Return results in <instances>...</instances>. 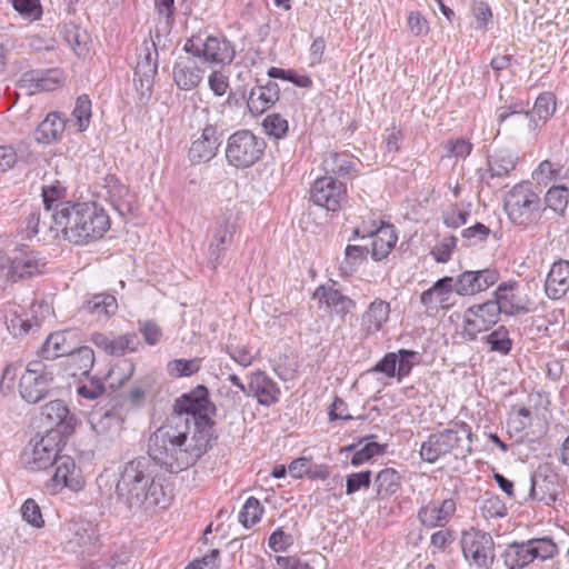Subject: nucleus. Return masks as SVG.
Instances as JSON below:
<instances>
[{
    "label": "nucleus",
    "mask_w": 569,
    "mask_h": 569,
    "mask_svg": "<svg viewBox=\"0 0 569 569\" xmlns=\"http://www.w3.org/2000/svg\"><path fill=\"white\" fill-rule=\"evenodd\" d=\"M208 390L197 387L176 400L174 412L148 439V456L161 469L179 473L193 467L210 449L213 421Z\"/></svg>",
    "instance_id": "obj_1"
},
{
    "label": "nucleus",
    "mask_w": 569,
    "mask_h": 569,
    "mask_svg": "<svg viewBox=\"0 0 569 569\" xmlns=\"http://www.w3.org/2000/svg\"><path fill=\"white\" fill-rule=\"evenodd\" d=\"M118 499L134 513L164 508L167 498L161 483L154 480L149 462L139 458L127 462L116 486Z\"/></svg>",
    "instance_id": "obj_2"
},
{
    "label": "nucleus",
    "mask_w": 569,
    "mask_h": 569,
    "mask_svg": "<svg viewBox=\"0 0 569 569\" xmlns=\"http://www.w3.org/2000/svg\"><path fill=\"white\" fill-rule=\"evenodd\" d=\"M56 217L64 227L63 240L73 244L99 240L110 228L108 214L96 202H60Z\"/></svg>",
    "instance_id": "obj_3"
},
{
    "label": "nucleus",
    "mask_w": 569,
    "mask_h": 569,
    "mask_svg": "<svg viewBox=\"0 0 569 569\" xmlns=\"http://www.w3.org/2000/svg\"><path fill=\"white\" fill-rule=\"evenodd\" d=\"M228 110H231V106L229 102H224L212 110L201 108L197 111L198 117L206 118V126L200 137L191 143L189 149V158L191 161L207 162L217 154L220 146L218 129L232 124V118L227 114Z\"/></svg>",
    "instance_id": "obj_4"
},
{
    "label": "nucleus",
    "mask_w": 569,
    "mask_h": 569,
    "mask_svg": "<svg viewBox=\"0 0 569 569\" xmlns=\"http://www.w3.org/2000/svg\"><path fill=\"white\" fill-rule=\"evenodd\" d=\"M508 219L521 228L531 227L541 219L545 207L529 181L515 184L505 196Z\"/></svg>",
    "instance_id": "obj_5"
},
{
    "label": "nucleus",
    "mask_w": 569,
    "mask_h": 569,
    "mask_svg": "<svg viewBox=\"0 0 569 569\" xmlns=\"http://www.w3.org/2000/svg\"><path fill=\"white\" fill-rule=\"evenodd\" d=\"M471 442L470 426L465 422H455L448 429L430 435L420 447V456L423 461L435 463L455 449H460L462 453H470Z\"/></svg>",
    "instance_id": "obj_6"
},
{
    "label": "nucleus",
    "mask_w": 569,
    "mask_h": 569,
    "mask_svg": "<svg viewBox=\"0 0 569 569\" xmlns=\"http://www.w3.org/2000/svg\"><path fill=\"white\" fill-rule=\"evenodd\" d=\"M183 50L213 67L229 66L236 58L233 43L222 34L208 36L204 39L200 37L188 39Z\"/></svg>",
    "instance_id": "obj_7"
},
{
    "label": "nucleus",
    "mask_w": 569,
    "mask_h": 569,
    "mask_svg": "<svg viewBox=\"0 0 569 569\" xmlns=\"http://www.w3.org/2000/svg\"><path fill=\"white\" fill-rule=\"evenodd\" d=\"M56 377V366L43 361H30L20 377L19 392L23 400L37 403L50 395Z\"/></svg>",
    "instance_id": "obj_8"
},
{
    "label": "nucleus",
    "mask_w": 569,
    "mask_h": 569,
    "mask_svg": "<svg viewBox=\"0 0 569 569\" xmlns=\"http://www.w3.org/2000/svg\"><path fill=\"white\" fill-rule=\"evenodd\" d=\"M266 149V142L250 130H238L232 133L226 146V158L236 168H249L258 162Z\"/></svg>",
    "instance_id": "obj_9"
},
{
    "label": "nucleus",
    "mask_w": 569,
    "mask_h": 569,
    "mask_svg": "<svg viewBox=\"0 0 569 569\" xmlns=\"http://www.w3.org/2000/svg\"><path fill=\"white\" fill-rule=\"evenodd\" d=\"M44 267V258L34 250L19 249L12 257L0 254V280L14 283L41 273Z\"/></svg>",
    "instance_id": "obj_10"
},
{
    "label": "nucleus",
    "mask_w": 569,
    "mask_h": 569,
    "mask_svg": "<svg viewBox=\"0 0 569 569\" xmlns=\"http://www.w3.org/2000/svg\"><path fill=\"white\" fill-rule=\"evenodd\" d=\"M461 549L465 559L476 569H490L493 565L495 541L490 533L471 529L465 531L461 538Z\"/></svg>",
    "instance_id": "obj_11"
},
{
    "label": "nucleus",
    "mask_w": 569,
    "mask_h": 569,
    "mask_svg": "<svg viewBox=\"0 0 569 569\" xmlns=\"http://www.w3.org/2000/svg\"><path fill=\"white\" fill-rule=\"evenodd\" d=\"M310 200L318 207L337 212L347 200V188L331 176L317 178L310 189Z\"/></svg>",
    "instance_id": "obj_12"
},
{
    "label": "nucleus",
    "mask_w": 569,
    "mask_h": 569,
    "mask_svg": "<svg viewBox=\"0 0 569 569\" xmlns=\"http://www.w3.org/2000/svg\"><path fill=\"white\" fill-rule=\"evenodd\" d=\"M59 451L58 435L49 432L24 450L22 461L26 468L31 471L43 470L57 462L60 457Z\"/></svg>",
    "instance_id": "obj_13"
},
{
    "label": "nucleus",
    "mask_w": 569,
    "mask_h": 569,
    "mask_svg": "<svg viewBox=\"0 0 569 569\" xmlns=\"http://www.w3.org/2000/svg\"><path fill=\"white\" fill-rule=\"evenodd\" d=\"M499 308L492 300L470 306L463 312L465 336L470 341L476 340L479 333L491 329L499 321Z\"/></svg>",
    "instance_id": "obj_14"
},
{
    "label": "nucleus",
    "mask_w": 569,
    "mask_h": 569,
    "mask_svg": "<svg viewBox=\"0 0 569 569\" xmlns=\"http://www.w3.org/2000/svg\"><path fill=\"white\" fill-rule=\"evenodd\" d=\"M496 307L500 313L517 316L529 311V298L522 292L518 281L508 280L499 283L493 292Z\"/></svg>",
    "instance_id": "obj_15"
},
{
    "label": "nucleus",
    "mask_w": 569,
    "mask_h": 569,
    "mask_svg": "<svg viewBox=\"0 0 569 569\" xmlns=\"http://www.w3.org/2000/svg\"><path fill=\"white\" fill-rule=\"evenodd\" d=\"M500 273L496 268L467 270L455 279V292L461 297H470L488 290L496 284Z\"/></svg>",
    "instance_id": "obj_16"
},
{
    "label": "nucleus",
    "mask_w": 569,
    "mask_h": 569,
    "mask_svg": "<svg viewBox=\"0 0 569 569\" xmlns=\"http://www.w3.org/2000/svg\"><path fill=\"white\" fill-rule=\"evenodd\" d=\"M236 223L230 218L222 216L217 219L212 237L208 244L207 263L216 270L233 241Z\"/></svg>",
    "instance_id": "obj_17"
},
{
    "label": "nucleus",
    "mask_w": 569,
    "mask_h": 569,
    "mask_svg": "<svg viewBox=\"0 0 569 569\" xmlns=\"http://www.w3.org/2000/svg\"><path fill=\"white\" fill-rule=\"evenodd\" d=\"M194 54L180 56L173 63L172 79L180 90L196 89L204 78V68L199 64Z\"/></svg>",
    "instance_id": "obj_18"
},
{
    "label": "nucleus",
    "mask_w": 569,
    "mask_h": 569,
    "mask_svg": "<svg viewBox=\"0 0 569 569\" xmlns=\"http://www.w3.org/2000/svg\"><path fill=\"white\" fill-rule=\"evenodd\" d=\"M54 465L56 470L50 483L53 492H59L63 488L76 492L83 489L86 481L73 458L60 456Z\"/></svg>",
    "instance_id": "obj_19"
},
{
    "label": "nucleus",
    "mask_w": 569,
    "mask_h": 569,
    "mask_svg": "<svg viewBox=\"0 0 569 569\" xmlns=\"http://www.w3.org/2000/svg\"><path fill=\"white\" fill-rule=\"evenodd\" d=\"M453 293H456L453 278L443 277L421 293L420 302L427 310H449L456 303Z\"/></svg>",
    "instance_id": "obj_20"
},
{
    "label": "nucleus",
    "mask_w": 569,
    "mask_h": 569,
    "mask_svg": "<svg viewBox=\"0 0 569 569\" xmlns=\"http://www.w3.org/2000/svg\"><path fill=\"white\" fill-rule=\"evenodd\" d=\"M280 388L266 372L257 370L249 376L247 397H254L264 407L279 401Z\"/></svg>",
    "instance_id": "obj_21"
},
{
    "label": "nucleus",
    "mask_w": 569,
    "mask_h": 569,
    "mask_svg": "<svg viewBox=\"0 0 569 569\" xmlns=\"http://www.w3.org/2000/svg\"><path fill=\"white\" fill-rule=\"evenodd\" d=\"M457 509L456 501L451 498L442 501L432 500L418 510V519L427 528L446 526Z\"/></svg>",
    "instance_id": "obj_22"
},
{
    "label": "nucleus",
    "mask_w": 569,
    "mask_h": 569,
    "mask_svg": "<svg viewBox=\"0 0 569 569\" xmlns=\"http://www.w3.org/2000/svg\"><path fill=\"white\" fill-rule=\"evenodd\" d=\"M37 305L32 303L28 311L26 307L11 303L6 311V322L8 329L14 337L27 335L34 326L39 325L38 318L34 316V308Z\"/></svg>",
    "instance_id": "obj_23"
},
{
    "label": "nucleus",
    "mask_w": 569,
    "mask_h": 569,
    "mask_svg": "<svg viewBox=\"0 0 569 569\" xmlns=\"http://www.w3.org/2000/svg\"><path fill=\"white\" fill-rule=\"evenodd\" d=\"M569 291V261L559 259L551 264L545 282L548 298L558 300Z\"/></svg>",
    "instance_id": "obj_24"
},
{
    "label": "nucleus",
    "mask_w": 569,
    "mask_h": 569,
    "mask_svg": "<svg viewBox=\"0 0 569 569\" xmlns=\"http://www.w3.org/2000/svg\"><path fill=\"white\" fill-rule=\"evenodd\" d=\"M62 83V72L58 69L46 71H31L23 74L20 86L26 88L29 94L41 91H53Z\"/></svg>",
    "instance_id": "obj_25"
},
{
    "label": "nucleus",
    "mask_w": 569,
    "mask_h": 569,
    "mask_svg": "<svg viewBox=\"0 0 569 569\" xmlns=\"http://www.w3.org/2000/svg\"><path fill=\"white\" fill-rule=\"evenodd\" d=\"M279 86L269 80L263 86H256L250 90L247 107L251 114L260 116L279 100Z\"/></svg>",
    "instance_id": "obj_26"
},
{
    "label": "nucleus",
    "mask_w": 569,
    "mask_h": 569,
    "mask_svg": "<svg viewBox=\"0 0 569 569\" xmlns=\"http://www.w3.org/2000/svg\"><path fill=\"white\" fill-rule=\"evenodd\" d=\"M103 189L107 200L119 214L126 216L131 212L133 196L116 176L110 174L104 178Z\"/></svg>",
    "instance_id": "obj_27"
},
{
    "label": "nucleus",
    "mask_w": 569,
    "mask_h": 569,
    "mask_svg": "<svg viewBox=\"0 0 569 569\" xmlns=\"http://www.w3.org/2000/svg\"><path fill=\"white\" fill-rule=\"evenodd\" d=\"M390 305L381 299L373 300L361 317V331L366 338L377 335L388 321Z\"/></svg>",
    "instance_id": "obj_28"
},
{
    "label": "nucleus",
    "mask_w": 569,
    "mask_h": 569,
    "mask_svg": "<svg viewBox=\"0 0 569 569\" xmlns=\"http://www.w3.org/2000/svg\"><path fill=\"white\" fill-rule=\"evenodd\" d=\"M313 299L318 300L320 305H323L330 311L343 317L351 312L356 303L349 297L342 295L339 290L332 287L321 286L316 289Z\"/></svg>",
    "instance_id": "obj_29"
},
{
    "label": "nucleus",
    "mask_w": 569,
    "mask_h": 569,
    "mask_svg": "<svg viewBox=\"0 0 569 569\" xmlns=\"http://www.w3.org/2000/svg\"><path fill=\"white\" fill-rule=\"evenodd\" d=\"M367 236L371 238L369 252L376 261L385 259L397 242V236L390 224L382 223L376 230L361 234L362 238Z\"/></svg>",
    "instance_id": "obj_30"
},
{
    "label": "nucleus",
    "mask_w": 569,
    "mask_h": 569,
    "mask_svg": "<svg viewBox=\"0 0 569 569\" xmlns=\"http://www.w3.org/2000/svg\"><path fill=\"white\" fill-rule=\"evenodd\" d=\"M66 124V120H63L58 112H49L38 124L34 131V140L42 144L57 142L61 139Z\"/></svg>",
    "instance_id": "obj_31"
},
{
    "label": "nucleus",
    "mask_w": 569,
    "mask_h": 569,
    "mask_svg": "<svg viewBox=\"0 0 569 569\" xmlns=\"http://www.w3.org/2000/svg\"><path fill=\"white\" fill-rule=\"evenodd\" d=\"M518 156L509 149H501L491 154L488 159L489 172L492 178L508 176L517 166Z\"/></svg>",
    "instance_id": "obj_32"
},
{
    "label": "nucleus",
    "mask_w": 569,
    "mask_h": 569,
    "mask_svg": "<svg viewBox=\"0 0 569 569\" xmlns=\"http://www.w3.org/2000/svg\"><path fill=\"white\" fill-rule=\"evenodd\" d=\"M71 335L72 333L70 331H59L51 333L42 345V357L52 360L59 357L68 356L73 349V346L68 340V337Z\"/></svg>",
    "instance_id": "obj_33"
},
{
    "label": "nucleus",
    "mask_w": 569,
    "mask_h": 569,
    "mask_svg": "<svg viewBox=\"0 0 569 569\" xmlns=\"http://www.w3.org/2000/svg\"><path fill=\"white\" fill-rule=\"evenodd\" d=\"M67 357L72 376H87L94 365V352L87 346L73 348Z\"/></svg>",
    "instance_id": "obj_34"
},
{
    "label": "nucleus",
    "mask_w": 569,
    "mask_h": 569,
    "mask_svg": "<svg viewBox=\"0 0 569 569\" xmlns=\"http://www.w3.org/2000/svg\"><path fill=\"white\" fill-rule=\"evenodd\" d=\"M377 498H390L401 487V476L392 468H386L378 472L375 479Z\"/></svg>",
    "instance_id": "obj_35"
},
{
    "label": "nucleus",
    "mask_w": 569,
    "mask_h": 569,
    "mask_svg": "<svg viewBox=\"0 0 569 569\" xmlns=\"http://www.w3.org/2000/svg\"><path fill=\"white\" fill-rule=\"evenodd\" d=\"M503 561L508 569H521L533 561L529 541L510 545L505 553Z\"/></svg>",
    "instance_id": "obj_36"
},
{
    "label": "nucleus",
    "mask_w": 569,
    "mask_h": 569,
    "mask_svg": "<svg viewBox=\"0 0 569 569\" xmlns=\"http://www.w3.org/2000/svg\"><path fill=\"white\" fill-rule=\"evenodd\" d=\"M531 487L529 496L531 499L543 501L546 505H551L556 501L557 496L553 489L552 481L548 476L541 472H535L530 478Z\"/></svg>",
    "instance_id": "obj_37"
},
{
    "label": "nucleus",
    "mask_w": 569,
    "mask_h": 569,
    "mask_svg": "<svg viewBox=\"0 0 569 569\" xmlns=\"http://www.w3.org/2000/svg\"><path fill=\"white\" fill-rule=\"evenodd\" d=\"M355 161L347 152H330L322 161L327 174L348 176L355 171Z\"/></svg>",
    "instance_id": "obj_38"
},
{
    "label": "nucleus",
    "mask_w": 569,
    "mask_h": 569,
    "mask_svg": "<svg viewBox=\"0 0 569 569\" xmlns=\"http://www.w3.org/2000/svg\"><path fill=\"white\" fill-rule=\"evenodd\" d=\"M556 111V97L551 92H543L536 99L532 111L529 114V128L536 130V118L542 121L550 119Z\"/></svg>",
    "instance_id": "obj_39"
},
{
    "label": "nucleus",
    "mask_w": 569,
    "mask_h": 569,
    "mask_svg": "<svg viewBox=\"0 0 569 569\" xmlns=\"http://www.w3.org/2000/svg\"><path fill=\"white\" fill-rule=\"evenodd\" d=\"M59 203L56 204L54 209L43 208L42 209V219L40 222L39 234L40 239L47 240H57L63 239V229L64 227L58 224V219L56 214L58 213Z\"/></svg>",
    "instance_id": "obj_40"
},
{
    "label": "nucleus",
    "mask_w": 569,
    "mask_h": 569,
    "mask_svg": "<svg viewBox=\"0 0 569 569\" xmlns=\"http://www.w3.org/2000/svg\"><path fill=\"white\" fill-rule=\"evenodd\" d=\"M117 308L118 303L116 298L106 293L94 295L83 306V309L87 312L98 317L99 319L101 317H109L110 315H113L117 311Z\"/></svg>",
    "instance_id": "obj_41"
},
{
    "label": "nucleus",
    "mask_w": 569,
    "mask_h": 569,
    "mask_svg": "<svg viewBox=\"0 0 569 569\" xmlns=\"http://www.w3.org/2000/svg\"><path fill=\"white\" fill-rule=\"evenodd\" d=\"M91 426L97 433L107 435L121 429L123 418L118 410H109L103 415H93L90 419Z\"/></svg>",
    "instance_id": "obj_42"
},
{
    "label": "nucleus",
    "mask_w": 569,
    "mask_h": 569,
    "mask_svg": "<svg viewBox=\"0 0 569 569\" xmlns=\"http://www.w3.org/2000/svg\"><path fill=\"white\" fill-rule=\"evenodd\" d=\"M369 252L367 247L361 246H347L345 250V258L339 264V270L343 276L352 274L360 263L365 260L366 253Z\"/></svg>",
    "instance_id": "obj_43"
},
{
    "label": "nucleus",
    "mask_w": 569,
    "mask_h": 569,
    "mask_svg": "<svg viewBox=\"0 0 569 569\" xmlns=\"http://www.w3.org/2000/svg\"><path fill=\"white\" fill-rule=\"evenodd\" d=\"M149 67L151 73L158 71V51L152 40H144L138 49V61L134 70L137 72H144V68Z\"/></svg>",
    "instance_id": "obj_44"
},
{
    "label": "nucleus",
    "mask_w": 569,
    "mask_h": 569,
    "mask_svg": "<svg viewBox=\"0 0 569 569\" xmlns=\"http://www.w3.org/2000/svg\"><path fill=\"white\" fill-rule=\"evenodd\" d=\"M91 120V100L87 94L77 99L76 107L71 113L70 122H74L80 132L86 131Z\"/></svg>",
    "instance_id": "obj_45"
},
{
    "label": "nucleus",
    "mask_w": 569,
    "mask_h": 569,
    "mask_svg": "<svg viewBox=\"0 0 569 569\" xmlns=\"http://www.w3.org/2000/svg\"><path fill=\"white\" fill-rule=\"evenodd\" d=\"M568 190L567 186L551 187L545 196L546 207L562 214L568 204Z\"/></svg>",
    "instance_id": "obj_46"
},
{
    "label": "nucleus",
    "mask_w": 569,
    "mask_h": 569,
    "mask_svg": "<svg viewBox=\"0 0 569 569\" xmlns=\"http://www.w3.org/2000/svg\"><path fill=\"white\" fill-rule=\"evenodd\" d=\"M480 510L486 518H502L507 515L505 502L496 495L486 492L480 500Z\"/></svg>",
    "instance_id": "obj_47"
},
{
    "label": "nucleus",
    "mask_w": 569,
    "mask_h": 569,
    "mask_svg": "<svg viewBox=\"0 0 569 569\" xmlns=\"http://www.w3.org/2000/svg\"><path fill=\"white\" fill-rule=\"evenodd\" d=\"M486 342L490 346L491 351L507 355L512 348V340L510 339L509 331L505 326L498 327L486 338Z\"/></svg>",
    "instance_id": "obj_48"
},
{
    "label": "nucleus",
    "mask_w": 569,
    "mask_h": 569,
    "mask_svg": "<svg viewBox=\"0 0 569 569\" xmlns=\"http://www.w3.org/2000/svg\"><path fill=\"white\" fill-rule=\"evenodd\" d=\"M63 38L78 57L84 56L88 51L86 33L77 26L66 24L63 28Z\"/></svg>",
    "instance_id": "obj_49"
},
{
    "label": "nucleus",
    "mask_w": 569,
    "mask_h": 569,
    "mask_svg": "<svg viewBox=\"0 0 569 569\" xmlns=\"http://www.w3.org/2000/svg\"><path fill=\"white\" fill-rule=\"evenodd\" d=\"M561 166L559 163L543 160L532 171L531 177L539 186L546 187L559 176Z\"/></svg>",
    "instance_id": "obj_50"
},
{
    "label": "nucleus",
    "mask_w": 569,
    "mask_h": 569,
    "mask_svg": "<svg viewBox=\"0 0 569 569\" xmlns=\"http://www.w3.org/2000/svg\"><path fill=\"white\" fill-rule=\"evenodd\" d=\"M262 512L263 508L260 501L254 497H249L239 513V521L243 527L251 528L261 519Z\"/></svg>",
    "instance_id": "obj_51"
},
{
    "label": "nucleus",
    "mask_w": 569,
    "mask_h": 569,
    "mask_svg": "<svg viewBox=\"0 0 569 569\" xmlns=\"http://www.w3.org/2000/svg\"><path fill=\"white\" fill-rule=\"evenodd\" d=\"M201 368L200 359H174L168 363V372L172 377H190Z\"/></svg>",
    "instance_id": "obj_52"
},
{
    "label": "nucleus",
    "mask_w": 569,
    "mask_h": 569,
    "mask_svg": "<svg viewBox=\"0 0 569 569\" xmlns=\"http://www.w3.org/2000/svg\"><path fill=\"white\" fill-rule=\"evenodd\" d=\"M66 192V186L59 180L43 184L42 198L44 208L54 209L57 203L63 202L62 199H64Z\"/></svg>",
    "instance_id": "obj_53"
},
{
    "label": "nucleus",
    "mask_w": 569,
    "mask_h": 569,
    "mask_svg": "<svg viewBox=\"0 0 569 569\" xmlns=\"http://www.w3.org/2000/svg\"><path fill=\"white\" fill-rule=\"evenodd\" d=\"M133 371H134V366L131 361H129V360L119 361L108 372V379L110 380V386L112 388H120L131 378Z\"/></svg>",
    "instance_id": "obj_54"
},
{
    "label": "nucleus",
    "mask_w": 569,
    "mask_h": 569,
    "mask_svg": "<svg viewBox=\"0 0 569 569\" xmlns=\"http://www.w3.org/2000/svg\"><path fill=\"white\" fill-rule=\"evenodd\" d=\"M42 416L50 425L59 426L69 416V409L62 400H53L42 408Z\"/></svg>",
    "instance_id": "obj_55"
},
{
    "label": "nucleus",
    "mask_w": 569,
    "mask_h": 569,
    "mask_svg": "<svg viewBox=\"0 0 569 569\" xmlns=\"http://www.w3.org/2000/svg\"><path fill=\"white\" fill-rule=\"evenodd\" d=\"M262 124L267 134L276 139L283 138L289 130L288 120L279 113H271L267 116Z\"/></svg>",
    "instance_id": "obj_56"
},
{
    "label": "nucleus",
    "mask_w": 569,
    "mask_h": 569,
    "mask_svg": "<svg viewBox=\"0 0 569 569\" xmlns=\"http://www.w3.org/2000/svg\"><path fill=\"white\" fill-rule=\"evenodd\" d=\"M529 545H531V553L533 560L551 559L558 553L557 545L549 538L532 539L529 540Z\"/></svg>",
    "instance_id": "obj_57"
},
{
    "label": "nucleus",
    "mask_w": 569,
    "mask_h": 569,
    "mask_svg": "<svg viewBox=\"0 0 569 569\" xmlns=\"http://www.w3.org/2000/svg\"><path fill=\"white\" fill-rule=\"evenodd\" d=\"M137 337L134 335H122L110 340L109 355L122 356L126 352H133L137 349Z\"/></svg>",
    "instance_id": "obj_58"
},
{
    "label": "nucleus",
    "mask_w": 569,
    "mask_h": 569,
    "mask_svg": "<svg viewBox=\"0 0 569 569\" xmlns=\"http://www.w3.org/2000/svg\"><path fill=\"white\" fill-rule=\"evenodd\" d=\"M21 516L29 525L41 528L44 525L39 505L34 499H27L21 507Z\"/></svg>",
    "instance_id": "obj_59"
},
{
    "label": "nucleus",
    "mask_w": 569,
    "mask_h": 569,
    "mask_svg": "<svg viewBox=\"0 0 569 569\" xmlns=\"http://www.w3.org/2000/svg\"><path fill=\"white\" fill-rule=\"evenodd\" d=\"M529 103L523 100H516L509 106H503L497 109V120L499 123L507 121L512 116L525 114L529 118Z\"/></svg>",
    "instance_id": "obj_60"
},
{
    "label": "nucleus",
    "mask_w": 569,
    "mask_h": 569,
    "mask_svg": "<svg viewBox=\"0 0 569 569\" xmlns=\"http://www.w3.org/2000/svg\"><path fill=\"white\" fill-rule=\"evenodd\" d=\"M457 246V238L453 236L443 238L431 250V256L439 263H446L451 259L452 252Z\"/></svg>",
    "instance_id": "obj_61"
},
{
    "label": "nucleus",
    "mask_w": 569,
    "mask_h": 569,
    "mask_svg": "<svg viewBox=\"0 0 569 569\" xmlns=\"http://www.w3.org/2000/svg\"><path fill=\"white\" fill-rule=\"evenodd\" d=\"M398 381L409 376L413 366L418 362V353L412 350L400 349L398 352Z\"/></svg>",
    "instance_id": "obj_62"
},
{
    "label": "nucleus",
    "mask_w": 569,
    "mask_h": 569,
    "mask_svg": "<svg viewBox=\"0 0 569 569\" xmlns=\"http://www.w3.org/2000/svg\"><path fill=\"white\" fill-rule=\"evenodd\" d=\"M371 483V472L369 470L350 473L346 478V493L353 495L360 489H368Z\"/></svg>",
    "instance_id": "obj_63"
},
{
    "label": "nucleus",
    "mask_w": 569,
    "mask_h": 569,
    "mask_svg": "<svg viewBox=\"0 0 569 569\" xmlns=\"http://www.w3.org/2000/svg\"><path fill=\"white\" fill-rule=\"evenodd\" d=\"M106 391V387L100 379H90L86 383L77 388V395L81 399L93 401L101 397Z\"/></svg>",
    "instance_id": "obj_64"
}]
</instances>
